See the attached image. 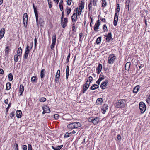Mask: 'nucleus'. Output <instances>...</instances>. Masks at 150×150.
I'll return each instance as SVG.
<instances>
[{
	"instance_id": "1",
	"label": "nucleus",
	"mask_w": 150,
	"mask_h": 150,
	"mask_svg": "<svg viewBox=\"0 0 150 150\" xmlns=\"http://www.w3.org/2000/svg\"><path fill=\"white\" fill-rule=\"evenodd\" d=\"M81 126V124L79 122H74L69 124L67 126V127L69 129H76Z\"/></svg>"
},
{
	"instance_id": "2",
	"label": "nucleus",
	"mask_w": 150,
	"mask_h": 150,
	"mask_svg": "<svg viewBox=\"0 0 150 150\" xmlns=\"http://www.w3.org/2000/svg\"><path fill=\"white\" fill-rule=\"evenodd\" d=\"M126 103L125 100L121 99L119 100L115 104V106L118 108L125 107Z\"/></svg>"
},
{
	"instance_id": "3",
	"label": "nucleus",
	"mask_w": 150,
	"mask_h": 150,
	"mask_svg": "<svg viewBox=\"0 0 150 150\" xmlns=\"http://www.w3.org/2000/svg\"><path fill=\"white\" fill-rule=\"evenodd\" d=\"M81 2V5L79 6V8H75L74 10V12L78 16H80L81 15L82 12V10L84 8V4H83L82 1Z\"/></svg>"
},
{
	"instance_id": "4",
	"label": "nucleus",
	"mask_w": 150,
	"mask_h": 150,
	"mask_svg": "<svg viewBox=\"0 0 150 150\" xmlns=\"http://www.w3.org/2000/svg\"><path fill=\"white\" fill-rule=\"evenodd\" d=\"M33 42H31L30 43L31 46L30 47H29V46L28 45L27 46L25 49V52L24 55V59H27V57L28 56L29 53L30 51V50L33 47Z\"/></svg>"
},
{
	"instance_id": "5",
	"label": "nucleus",
	"mask_w": 150,
	"mask_h": 150,
	"mask_svg": "<svg viewBox=\"0 0 150 150\" xmlns=\"http://www.w3.org/2000/svg\"><path fill=\"white\" fill-rule=\"evenodd\" d=\"M139 107L142 114L146 110V105L143 102H141L140 103Z\"/></svg>"
},
{
	"instance_id": "6",
	"label": "nucleus",
	"mask_w": 150,
	"mask_h": 150,
	"mask_svg": "<svg viewBox=\"0 0 150 150\" xmlns=\"http://www.w3.org/2000/svg\"><path fill=\"white\" fill-rule=\"evenodd\" d=\"M116 58L114 54L110 55L108 58V62L109 64H113Z\"/></svg>"
},
{
	"instance_id": "7",
	"label": "nucleus",
	"mask_w": 150,
	"mask_h": 150,
	"mask_svg": "<svg viewBox=\"0 0 150 150\" xmlns=\"http://www.w3.org/2000/svg\"><path fill=\"white\" fill-rule=\"evenodd\" d=\"M23 20L24 26L26 27L27 25L28 16L27 13H25L23 16Z\"/></svg>"
},
{
	"instance_id": "8",
	"label": "nucleus",
	"mask_w": 150,
	"mask_h": 150,
	"mask_svg": "<svg viewBox=\"0 0 150 150\" xmlns=\"http://www.w3.org/2000/svg\"><path fill=\"white\" fill-rule=\"evenodd\" d=\"M68 22L67 18H64V19H61V24L63 28H65L67 26Z\"/></svg>"
},
{
	"instance_id": "9",
	"label": "nucleus",
	"mask_w": 150,
	"mask_h": 150,
	"mask_svg": "<svg viewBox=\"0 0 150 150\" xmlns=\"http://www.w3.org/2000/svg\"><path fill=\"white\" fill-rule=\"evenodd\" d=\"M42 108L43 110L42 112L43 114H44L46 113H49L50 112L49 108L47 105H44Z\"/></svg>"
},
{
	"instance_id": "10",
	"label": "nucleus",
	"mask_w": 150,
	"mask_h": 150,
	"mask_svg": "<svg viewBox=\"0 0 150 150\" xmlns=\"http://www.w3.org/2000/svg\"><path fill=\"white\" fill-rule=\"evenodd\" d=\"M100 21L99 20H98L94 26V30L97 32L98 31V29L99 28V26L100 25Z\"/></svg>"
},
{
	"instance_id": "11",
	"label": "nucleus",
	"mask_w": 150,
	"mask_h": 150,
	"mask_svg": "<svg viewBox=\"0 0 150 150\" xmlns=\"http://www.w3.org/2000/svg\"><path fill=\"white\" fill-rule=\"evenodd\" d=\"M118 20V16L117 13H115V16L113 24L114 25L116 26L117 25Z\"/></svg>"
},
{
	"instance_id": "12",
	"label": "nucleus",
	"mask_w": 150,
	"mask_h": 150,
	"mask_svg": "<svg viewBox=\"0 0 150 150\" xmlns=\"http://www.w3.org/2000/svg\"><path fill=\"white\" fill-rule=\"evenodd\" d=\"M105 36L106 37L105 39L107 41L109 42L110 40H112V37L111 33L110 32L107 35H105Z\"/></svg>"
},
{
	"instance_id": "13",
	"label": "nucleus",
	"mask_w": 150,
	"mask_h": 150,
	"mask_svg": "<svg viewBox=\"0 0 150 150\" xmlns=\"http://www.w3.org/2000/svg\"><path fill=\"white\" fill-rule=\"evenodd\" d=\"M77 17V14L75 13H74L71 16V19L73 22H76Z\"/></svg>"
},
{
	"instance_id": "14",
	"label": "nucleus",
	"mask_w": 150,
	"mask_h": 150,
	"mask_svg": "<svg viewBox=\"0 0 150 150\" xmlns=\"http://www.w3.org/2000/svg\"><path fill=\"white\" fill-rule=\"evenodd\" d=\"M24 87L23 85L21 84L20 86V89L19 90V93H20L19 95L20 96L22 95L24 91Z\"/></svg>"
},
{
	"instance_id": "15",
	"label": "nucleus",
	"mask_w": 150,
	"mask_h": 150,
	"mask_svg": "<svg viewBox=\"0 0 150 150\" xmlns=\"http://www.w3.org/2000/svg\"><path fill=\"white\" fill-rule=\"evenodd\" d=\"M16 115L17 118H21L22 115L21 111L20 110H17L16 112Z\"/></svg>"
},
{
	"instance_id": "16",
	"label": "nucleus",
	"mask_w": 150,
	"mask_h": 150,
	"mask_svg": "<svg viewBox=\"0 0 150 150\" xmlns=\"http://www.w3.org/2000/svg\"><path fill=\"white\" fill-rule=\"evenodd\" d=\"M5 33V29L4 28H2L0 31V39H1L4 36Z\"/></svg>"
},
{
	"instance_id": "17",
	"label": "nucleus",
	"mask_w": 150,
	"mask_h": 150,
	"mask_svg": "<svg viewBox=\"0 0 150 150\" xmlns=\"http://www.w3.org/2000/svg\"><path fill=\"white\" fill-rule=\"evenodd\" d=\"M102 66L101 64H99L98 65V67L97 68L96 70L97 71V73L98 74H99L102 69Z\"/></svg>"
},
{
	"instance_id": "18",
	"label": "nucleus",
	"mask_w": 150,
	"mask_h": 150,
	"mask_svg": "<svg viewBox=\"0 0 150 150\" xmlns=\"http://www.w3.org/2000/svg\"><path fill=\"white\" fill-rule=\"evenodd\" d=\"M34 12L35 13V16L36 19V22L37 23V24H38V12L37 10V9H35L34 10Z\"/></svg>"
},
{
	"instance_id": "19",
	"label": "nucleus",
	"mask_w": 150,
	"mask_h": 150,
	"mask_svg": "<svg viewBox=\"0 0 150 150\" xmlns=\"http://www.w3.org/2000/svg\"><path fill=\"white\" fill-rule=\"evenodd\" d=\"M103 74L101 73L100 75L99 78V79L97 81L96 83L97 84H99L101 81L103 79V75H102Z\"/></svg>"
},
{
	"instance_id": "20",
	"label": "nucleus",
	"mask_w": 150,
	"mask_h": 150,
	"mask_svg": "<svg viewBox=\"0 0 150 150\" xmlns=\"http://www.w3.org/2000/svg\"><path fill=\"white\" fill-rule=\"evenodd\" d=\"M139 88L140 87L139 85L136 86L133 89V92L135 93H137L139 90Z\"/></svg>"
},
{
	"instance_id": "21",
	"label": "nucleus",
	"mask_w": 150,
	"mask_h": 150,
	"mask_svg": "<svg viewBox=\"0 0 150 150\" xmlns=\"http://www.w3.org/2000/svg\"><path fill=\"white\" fill-rule=\"evenodd\" d=\"M103 99L102 98H100L97 99L96 100L97 105L101 104L103 102Z\"/></svg>"
},
{
	"instance_id": "22",
	"label": "nucleus",
	"mask_w": 150,
	"mask_h": 150,
	"mask_svg": "<svg viewBox=\"0 0 150 150\" xmlns=\"http://www.w3.org/2000/svg\"><path fill=\"white\" fill-rule=\"evenodd\" d=\"M45 70L44 69H42L40 74V77L41 78H43L45 76Z\"/></svg>"
},
{
	"instance_id": "23",
	"label": "nucleus",
	"mask_w": 150,
	"mask_h": 150,
	"mask_svg": "<svg viewBox=\"0 0 150 150\" xmlns=\"http://www.w3.org/2000/svg\"><path fill=\"white\" fill-rule=\"evenodd\" d=\"M130 62H127L125 65V68L126 70L129 71L130 66Z\"/></svg>"
},
{
	"instance_id": "24",
	"label": "nucleus",
	"mask_w": 150,
	"mask_h": 150,
	"mask_svg": "<svg viewBox=\"0 0 150 150\" xmlns=\"http://www.w3.org/2000/svg\"><path fill=\"white\" fill-rule=\"evenodd\" d=\"M69 70V67L68 66H67L66 69V78L67 79H68V77Z\"/></svg>"
},
{
	"instance_id": "25",
	"label": "nucleus",
	"mask_w": 150,
	"mask_h": 150,
	"mask_svg": "<svg viewBox=\"0 0 150 150\" xmlns=\"http://www.w3.org/2000/svg\"><path fill=\"white\" fill-rule=\"evenodd\" d=\"M99 87L98 86L97 84H94L90 88V89L94 90L98 88Z\"/></svg>"
},
{
	"instance_id": "26",
	"label": "nucleus",
	"mask_w": 150,
	"mask_h": 150,
	"mask_svg": "<svg viewBox=\"0 0 150 150\" xmlns=\"http://www.w3.org/2000/svg\"><path fill=\"white\" fill-rule=\"evenodd\" d=\"M22 50L21 47L18 48L17 51V54L18 56H21L22 53Z\"/></svg>"
},
{
	"instance_id": "27",
	"label": "nucleus",
	"mask_w": 150,
	"mask_h": 150,
	"mask_svg": "<svg viewBox=\"0 0 150 150\" xmlns=\"http://www.w3.org/2000/svg\"><path fill=\"white\" fill-rule=\"evenodd\" d=\"M92 123L94 125L96 124L98 122V119L97 117L93 118Z\"/></svg>"
},
{
	"instance_id": "28",
	"label": "nucleus",
	"mask_w": 150,
	"mask_h": 150,
	"mask_svg": "<svg viewBox=\"0 0 150 150\" xmlns=\"http://www.w3.org/2000/svg\"><path fill=\"white\" fill-rule=\"evenodd\" d=\"M11 87V84L9 82H8L6 84V89L7 90L10 89Z\"/></svg>"
},
{
	"instance_id": "29",
	"label": "nucleus",
	"mask_w": 150,
	"mask_h": 150,
	"mask_svg": "<svg viewBox=\"0 0 150 150\" xmlns=\"http://www.w3.org/2000/svg\"><path fill=\"white\" fill-rule=\"evenodd\" d=\"M36 77L35 76H33L31 78V81L33 83H34L35 82L36 83L37 82V79H36Z\"/></svg>"
},
{
	"instance_id": "30",
	"label": "nucleus",
	"mask_w": 150,
	"mask_h": 150,
	"mask_svg": "<svg viewBox=\"0 0 150 150\" xmlns=\"http://www.w3.org/2000/svg\"><path fill=\"white\" fill-rule=\"evenodd\" d=\"M59 77H60V75H55V81L56 83H58L59 81Z\"/></svg>"
},
{
	"instance_id": "31",
	"label": "nucleus",
	"mask_w": 150,
	"mask_h": 150,
	"mask_svg": "<svg viewBox=\"0 0 150 150\" xmlns=\"http://www.w3.org/2000/svg\"><path fill=\"white\" fill-rule=\"evenodd\" d=\"M8 77L9 81H11L13 79V76L11 73H10L8 75Z\"/></svg>"
},
{
	"instance_id": "32",
	"label": "nucleus",
	"mask_w": 150,
	"mask_h": 150,
	"mask_svg": "<svg viewBox=\"0 0 150 150\" xmlns=\"http://www.w3.org/2000/svg\"><path fill=\"white\" fill-rule=\"evenodd\" d=\"M52 38V42H56V35L55 33L53 34Z\"/></svg>"
},
{
	"instance_id": "33",
	"label": "nucleus",
	"mask_w": 150,
	"mask_h": 150,
	"mask_svg": "<svg viewBox=\"0 0 150 150\" xmlns=\"http://www.w3.org/2000/svg\"><path fill=\"white\" fill-rule=\"evenodd\" d=\"M88 88L87 86H83V87L82 93H84L87 90Z\"/></svg>"
},
{
	"instance_id": "34",
	"label": "nucleus",
	"mask_w": 150,
	"mask_h": 150,
	"mask_svg": "<svg viewBox=\"0 0 150 150\" xmlns=\"http://www.w3.org/2000/svg\"><path fill=\"white\" fill-rule=\"evenodd\" d=\"M101 37H98L97 38L96 41L97 44H99L100 42L101 41Z\"/></svg>"
},
{
	"instance_id": "35",
	"label": "nucleus",
	"mask_w": 150,
	"mask_h": 150,
	"mask_svg": "<svg viewBox=\"0 0 150 150\" xmlns=\"http://www.w3.org/2000/svg\"><path fill=\"white\" fill-rule=\"evenodd\" d=\"M46 100V99L44 97H42L40 98L39 101L40 102H44Z\"/></svg>"
},
{
	"instance_id": "36",
	"label": "nucleus",
	"mask_w": 150,
	"mask_h": 150,
	"mask_svg": "<svg viewBox=\"0 0 150 150\" xmlns=\"http://www.w3.org/2000/svg\"><path fill=\"white\" fill-rule=\"evenodd\" d=\"M108 80H105L104 81V87L106 88L107 86L108 85Z\"/></svg>"
},
{
	"instance_id": "37",
	"label": "nucleus",
	"mask_w": 150,
	"mask_h": 150,
	"mask_svg": "<svg viewBox=\"0 0 150 150\" xmlns=\"http://www.w3.org/2000/svg\"><path fill=\"white\" fill-rule=\"evenodd\" d=\"M66 10H67V11H66L67 13V15H68L69 14V13H70L71 12V9L67 7L66 8Z\"/></svg>"
},
{
	"instance_id": "38",
	"label": "nucleus",
	"mask_w": 150,
	"mask_h": 150,
	"mask_svg": "<svg viewBox=\"0 0 150 150\" xmlns=\"http://www.w3.org/2000/svg\"><path fill=\"white\" fill-rule=\"evenodd\" d=\"M63 145H61L55 147V150H59L62 147Z\"/></svg>"
},
{
	"instance_id": "39",
	"label": "nucleus",
	"mask_w": 150,
	"mask_h": 150,
	"mask_svg": "<svg viewBox=\"0 0 150 150\" xmlns=\"http://www.w3.org/2000/svg\"><path fill=\"white\" fill-rule=\"evenodd\" d=\"M92 6V1L91 0L90 1V2L89 4V5H88V9H89V11L91 10Z\"/></svg>"
},
{
	"instance_id": "40",
	"label": "nucleus",
	"mask_w": 150,
	"mask_h": 150,
	"mask_svg": "<svg viewBox=\"0 0 150 150\" xmlns=\"http://www.w3.org/2000/svg\"><path fill=\"white\" fill-rule=\"evenodd\" d=\"M120 6L119 4H117V8L116 9V11L118 13L120 11Z\"/></svg>"
},
{
	"instance_id": "41",
	"label": "nucleus",
	"mask_w": 150,
	"mask_h": 150,
	"mask_svg": "<svg viewBox=\"0 0 150 150\" xmlns=\"http://www.w3.org/2000/svg\"><path fill=\"white\" fill-rule=\"evenodd\" d=\"M55 43L56 42H52V45H51L50 46L52 50H53V48L54 47V46L55 45Z\"/></svg>"
},
{
	"instance_id": "42",
	"label": "nucleus",
	"mask_w": 150,
	"mask_h": 150,
	"mask_svg": "<svg viewBox=\"0 0 150 150\" xmlns=\"http://www.w3.org/2000/svg\"><path fill=\"white\" fill-rule=\"evenodd\" d=\"M18 59V58L17 55H15L14 56V60L15 62H17Z\"/></svg>"
},
{
	"instance_id": "43",
	"label": "nucleus",
	"mask_w": 150,
	"mask_h": 150,
	"mask_svg": "<svg viewBox=\"0 0 150 150\" xmlns=\"http://www.w3.org/2000/svg\"><path fill=\"white\" fill-rule=\"evenodd\" d=\"M90 82H88V81H86L85 84L83 85L85 86H87L88 88H89L90 85Z\"/></svg>"
},
{
	"instance_id": "44",
	"label": "nucleus",
	"mask_w": 150,
	"mask_h": 150,
	"mask_svg": "<svg viewBox=\"0 0 150 150\" xmlns=\"http://www.w3.org/2000/svg\"><path fill=\"white\" fill-rule=\"evenodd\" d=\"M104 107H105V109H104V114L106 112V110L108 109V106L104 104Z\"/></svg>"
},
{
	"instance_id": "45",
	"label": "nucleus",
	"mask_w": 150,
	"mask_h": 150,
	"mask_svg": "<svg viewBox=\"0 0 150 150\" xmlns=\"http://www.w3.org/2000/svg\"><path fill=\"white\" fill-rule=\"evenodd\" d=\"M93 80V78L92 77L90 76L88 77V79L87 81H88V82H89L90 83L91 82V81Z\"/></svg>"
},
{
	"instance_id": "46",
	"label": "nucleus",
	"mask_w": 150,
	"mask_h": 150,
	"mask_svg": "<svg viewBox=\"0 0 150 150\" xmlns=\"http://www.w3.org/2000/svg\"><path fill=\"white\" fill-rule=\"evenodd\" d=\"M5 50V53L7 54L8 53L9 50V47L8 46H7Z\"/></svg>"
},
{
	"instance_id": "47",
	"label": "nucleus",
	"mask_w": 150,
	"mask_h": 150,
	"mask_svg": "<svg viewBox=\"0 0 150 150\" xmlns=\"http://www.w3.org/2000/svg\"><path fill=\"white\" fill-rule=\"evenodd\" d=\"M11 103H9L8 105V107L6 108V113H7V112H8V109H9V108L11 106Z\"/></svg>"
},
{
	"instance_id": "48",
	"label": "nucleus",
	"mask_w": 150,
	"mask_h": 150,
	"mask_svg": "<svg viewBox=\"0 0 150 150\" xmlns=\"http://www.w3.org/2000/svg\"><path fill=\"white\" fill-rule=\"evenodd\" d=\"M70 53H69L68 55V56L67 57V59H66V62H67V63L69 62V59L70 57Z\"/></svg>"
},
{
	"instance_id": "49",
	"label": "nucleus",
	"mask_w": 150,
	"mask_h": 150,
	"mask_svg": "<svg viewBox=\"0 0 150 150\" xmlns=\"http://www.w3.org/2000/svg\"><path fill=\"white\" fill-rule=\"evenodd\" d=\"M44 22V21L42 20V19H40L39 21V22H38V24H37V25H38L39 23L40 24L41 26L43 24V23Z\"/></svg>"
},
{
	"instance_id": "50",
	"label": "nucleus",
	"mask_w": 150,
	"mask_h": 150,
	"mask_svg": "<svg viewBox=\"0 0 150 150\" xmlns=\"http://www.w3.org/2000/svg\"><path fill=\"white\" fill-rule=\"evenodd\" d=\"M15 115L14 112H12L10 115V117L11 118H12Z\"/></svg>"
},
{
	"instance_id": "51",
	"label": "nucleus",
	"mask_w": 150,
	"mask_h": 150,
	"mask_svg": "<svg viewBox=\"0 0 150 150\" xmlns=\"http://www.w3.org/2000/svg\"><path fill=\"white\" fill-rule=\"evenodd\" d=\"M54 117L55 119H57L59 118V115L58 114H55L54 115Z\"/></svg>"
},
{
	"instance_id": "52",
	"label": "nucleus",
	"mask_w": 150,
	"mask_h": 150,
	"mask_svg": "<svg viewBox=\"0 0 150 150\" xmlns=\"http://www.w3.org/2000/svg\"><path fill=\"white\" fill-rule=\"evenodd\" d=\"M130 2V0H127L126 1L125 5H129Z\"/></svg>"
},
{
	"instance_id": "53",
	"label": "nucleus",
	"mask_w": 150,
	"mask_h": 150,
	"mask_svg": "<svg viewBox=\"0 0 150 150\" xmlns=\"http://www.w3.org/2000/svg\"><path fill=\"white\" fill-rule=\"evenodd\" d=\"M27 149V146L26 145H23V150H26Z\"/></svg>"
},
{
	"instance_id": "54",
	"label": "nucleus",
	"mask_w": 150,
	"mask_h": 150,
	"mask_svg": "<svg viewBox=\"0 0 150 150\" xmlns=\"http://www.w3.org/2000/svg\"><path fill=\"white\" fill-rule=\"evenodd\" d=\"M34 45L35 47H36L37 45V38H35L34 39Z\"/></svg>"
},
{
	"instance_id": "55",
	"label": "nucleus",
	"mask_w": 150,
	"mask_h": 150,
	"mask_svg": "<svg viewBox=\"0 0 150 150\" xmlns=\"http://www.w3.org/2000/svg\"><path fill=\"white\" fill-rule=\"evenodd\" d=\"M83 35V33H81L79 34V41H81V38Z\"/></svg>"
},
{
	"instance_id": "56",
	"label": "nucleus",
	"mask_w": 150,
	"mask_h": 150,
	"mask_svg": "<svg viewBox=\"0 0 150 150\" xmlns=\"http://www.w3.org/2000/svg\"><path fill=\"white\" fill-rule=\"evenodd\" d=\"M69 134H70V133H69L68 132H67L65 135L64 136V137H68L69 136Z\"/></svg>"
},
{
	"instance_id": "57",
	"label": "nucleus",
	"mask_w": 150,
	"mask_h": 150,
	"mask_svg": "<svg viewBox=\"0 0 150 150\" xmlns=\"http://www.w3.org/2000/svg\"><path fill=\"white\" fill-rule=\"evenodd\" d=\"M72 0H68L67 1V4L68 5H70L71 4V2L72 1Z\"/></svg>"
},
{
	"instance_id": "58",
	"label": "nucleus",
	"mask_w": 150,
	"mask_h": 150,
	"mask_svg": "<svg viewBox=\"0 0 150 150\" xmlns=\"http://www.w3.org/2000/svg\"><path fill=\"white\" fill-rule=\"evenodd\" d=\"M28 150H32V146L30 144L28 145Z\"/></svg>"
},
{
	"instance_id": "59",
	"label": "nucleus",
	"mask_w": 150,
	"mask_h": 150,
	"mask_svg": "<svg viewBox=\"0 0 150 150\" xmlns=\"http://www.w3.org/2000/svg\"><path fill=\"white\" fill-rule=\"evenodd\" d=\"M4 72L3 69H0V74H4Z\"/></svg>"
},
{
	"instance_id": "60",
	"label": "nucleus",
	"mask_w": 150,
	"mask_h": 150,
	"mask_svg": "<svg viewBox=\"0 0 150 150\" xmlns=\"http://www.w3.org/2000/svg\"><path fill=\"white\" fill-rule=\"evenodd\" d=\"M146 101L147 103H150V96H149L148 98L147 99Z\"/></svg>"
},
{
	"instance_id": "61",
	"label": "nucleus",
	"mask_w": 150,
	"mask_h": 150,
	"mask_svg": "<svg viewBox=\"0 0 150 150\" xmlns=\"http://www.w3.org/2000/svg\"><path fill=\"white\" fill-rule=\"evenodd\" d=\"M117 139L119 140H121V136H120V135L119 134L118 135H117Z\"/></svg>"
},
{
	"instance_id": "62",
	"label": "nucleus",
	"mask_w": 150,
	"mask_h": 150,
	"mask_svg": "<svg viewBox=\"0 0 150 150\" xmlns=\"http://www.w3.org/2000/svg\"><path fill=\"white\" fill-rule=\"evenodd\" d=\"M14 146L16 147L15 149L17 150H18V145L17 144H15Z\"/></svg>"
},
{
	"instance_id": "63",
	"label": "nucleus",
	"mask_w": 150,
	"mask_h": 150,
	"mask_svg": "<svg viewBox=\"0 0 150 150\" xmlns=\"http://www.w3.org/2000/svg\"><path fill=\"white\" fill-rule=\"evenodd\" d=\"M59 8L61 11H62L63 9V5H59Z\"/></svg>"
},
{
	"instance_id": "64",
	"label": "nucleus",
	"mask_w": 150,
	"mask_h": 150,
	"mask_svg": "<svg viewBox=\"0 0 150 150\" xmlns=\"http://www.w3.org/2000/svg\"><path fill=\"white\" fill-rule=\"evenodd\" d=\"M60 74V70L59 69L57 71V72H56V75H59Z\"/></svg>"
}]
</instances>
